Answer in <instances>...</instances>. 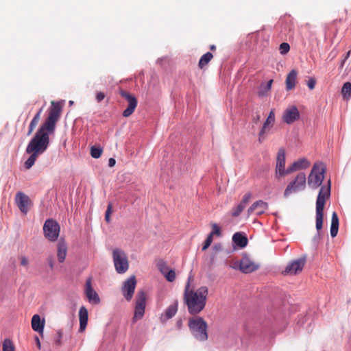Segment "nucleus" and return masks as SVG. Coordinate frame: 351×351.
Segmentation results:
<instances>
[{"label": "nucleus", "instance_id": "obj_3", "mask_svg": "<svg viewBox=\"0 0 351 351\" xmlns=\"http://www.w3.org/2000/svg\"><path fill=\"white\" fill-rule=\"evenodd\" d=\"M330 195V181L328 180L327 186H322L316 201V229L319 231L323 227L324 209L326 200Z\"/></svg>", "mask_w": 351, "mask_h": 351}, {"label": "nucleus", "instance_id": "obj_19", "mask_svg": "<svg viewBox=\"0 0 351 351\" xmlns=\"http://www.w3.org/2000/svg\"><path fill=\"white\" fill-rule=\"evenodd\" d=\"M85 293L90 303L97 304L100 302L98 294L92 287L91 278H88L86 282Z\"/></svg>", "mask_w": 351, "mask_h": 351}, {"label": "nucleus", "instance_id": "obj_17", "mask_svg": "<svg viewBox=\"0 0 351 351\" xmlns=\"http://www.w3.org/2000/svg\"><path fill=\"white\" fill-rule=\"evenodd\" d=\"M269 205L267 202L263 200H258L251 205L247 209V213L248 215H251L254 213L256 215H261L265 213Z\"/></svg>", "mask_w": 351, "mask_h": 351}, {"label": "nucleus", "instance_id": "obj_53", "mask_svg": "<svg viewBox=\"0 0 351 351\" xmlns=\"http://www.w3.org/2000/svg\"><path fill=\"white\" fill-rule=\"evenodd\" d=\"M210 49L211 51H215L216 49V46L215 45H212L210 46Z\"/></svg>", "mask_w": 351, "mask_h": 351}, {"label": "nucleus", "instance_id": "obj_49", "mask_svg": "<svg viewBox=\"0 0 351 351\" xmlns=\"http://www.w3.org/2000/svg\"><path fill=\"white\" fill-rule=\"evenodd\" d=\"M213 236H214V235H213V234L210 233V234H208V236L207 237V238H206V241H208L209 242H210V243H212L213 240Z\"/></svg>", "mask_w": 351, "mask_h": 351}, {"label": "nucleus", "instance_id": "obj_4", "mask_svg": "<svg viewBox=\"0 0 351 351\" xmlns=\"http://www.w3.org/2000/svg\"><path fill=\"white\" fill-rule=\"evenodd\" d=\"M188 326L191 334L197 340L205 341L208 339V324L202 317H190Z\"/></svg>", "mask_w": 351, "mask_h": 351}, {"label": "nucleus", "instance_id": "obj_29", "mask_svg": "<svg viewBox=\"0 0 351 351\" xmlns=\"http://www.w3.org/2000/svg\"><path fill=\"white\" fill-rule=\"evenodd\" d=\"M213 55L210 52H207L205 54H204L199 62H198V66L200 69H204L206 66L209 63V62L213 59Z\"/></svg>", "mask_w": 351, "mask_h": 351}, {"label": "nucleus", "instance_id": "obj_33", "mask_svg": "<svg viewBox=\"0 0 351 351\" xmlns=\"http://www.w3.org/2000/svg\"><path fill=\"white\" fill-rule=\"evenodd\" d=\"M3 351H15L13 342L10 339H5L2 345Z\"/></svg>", "mask_w": 351, "mask_h": 351}, {"label": "nucleus", "instance_id": "obj_10", "mask_svg": "<svg viewBox=\"0 0 351 351\" xmlns=\"http://www.w3.org/2000/svg\"><path fill=\"white\" fill-rule=\"evenodd\" d=\"M275 112L274 110L272 109L269 112L266 120L265 121L259 133L258 141L260 143H262L266 138L267 134L271 130L275 123Z\"/></svg>", "mask_w": 351, "mask_h": 351}, {"label": "nucleus", "instance_id": "obj_6", "mask_svg": "<svg viewBox=\"0 0 351 351\" xmlns=\"http://www.w3.org/2000/svg\"><path fill=\"white\" fill-rule=\"evenodd\" d=\"M306 184V178L305 173L303 172L299 173L295 179L287 185L284 192V196L287 197L293 193L304 190Z\"/></svg>", "mask_w": 351, "mask_h": 351}, {"label": "nucleus", "instance_id": "obj_41", "mask_svg": "<svg viewBox=\"0 0 351 351\" xmlns=\"http://www.w3.org/2000/svg\"><path fill=\"white\" fill-rule=\"evenodd\" d=\"M316 84V80L313 77H310L308 80L307 81V86L309 88V89L313 90L315 88Z\"/></svg>", "mask_w": 351, "mask_h": 351}, {"label": "nucleus", "instance_id": "obj_43", "mask_svg": "<svg viewBox=\"0 0 351 351\" xmlns=\"http://www.w3.org/2000/svg\"><path fill=\"white\" fill-rule=\"evenodd\" d=\"M21 259V265L24 267H27L29 264V261L27 257L25 256H21L20 258Z\"/></svg>", "mask_w": 351, "mask_h": 351}, {"label": "nucleus", "instance_id": "obj_16", "mask_svg": "<svg viewBox=\"0 0 351 351\" xmlns=\"http://www.w3.org/2000/svg\"><path fill=\"white\" fill-rule=\"evenodd\" d=\"M299 118L300 112L298 108L295 106L287 108L282 114V121L287 124L293 123Z\"/></svg>", "mask_w": 351, "mask_h": 351}, {"label": "nucleus", "instance_id": "obj_26", "mask_svg": "<svg viewBox=\"0 0 351 351\" xmlns=\"http://www.w3.org/2000/svg\"><path fill=\"white\" fill-rule=\"evenodd\" d=\"M232 241L241 248L245 247L248 243L247 238L241 232H236L233 234Z\"/></svg>", "mask_w": 351, "mask_h": 351}, {"label": "nucleus", "instance_id": "obj_39", "mask_svg": "<svg viewBox=\"0 0 351 351\" xmlns=\"http://www.w3.org/2000/svg\"><path fill=\"white\" fill-rule=\"evenodd\" d=\"M251 198H252V193H247L243 195L242 200L240 202L239 204H241L243 206H244L245 207H246L247 204L249 203Z\"/></svg>", "mask_w": 351, "mask_h": 351}, {"label": "nucleus", "instance_id": "obj_45", "mask_svg": "<svg viewBox=\"0 0 351 351\" xmlns=\"http://www.w3.org/2000/svg\"><path fill=\"white\" fill-rule=\"evenodd\" d=\"M62 332L60 331H58L57 332V339L56 340V343L58 344V345H60L61 344V339H62Z\"/></svg>", "mask_w": 351, "mask_h": 351}, {"label": "nucleus", "instance_id": "obj_31", "mask_svg": "<svg viewBox=\"0 0 351 351\" xmlns=\"http://www.w3.org/2000/svg\"><path fill=\"white\" fill-rule=\"evenodd\" d=\"M341 95L343 98L346 100L350 99L351 97V83L346 82L343 84L341 88Z\"/></svg>", "mask_w": 351, "mask_h": 351}, {"label": "nucleus", "instance_id": "obj_27", "mask_svg": "<svg viewBox=\"0 0 351 351\" xmlns=\"http://www.w3.org/2000/svg\"><path fill=\"white\" fill-rule=\"evenodd\" d=\"M339 230V217L336 212H333L331 219L330 235L335 237Z\"/></svg>", "mask_w": 351, "mask_h": 351}, {"label": "nucleus", "instance_id": "obj_5", "mask_svg": "<svg viewBox=\"0 0 351 351\" xmlns=\"http://www.w3.org/2000/svg\"><path fill=\"white\" fill-rule=\"evenodd\" d=\"M326 168L322 163L314 164L311 171L308 177V184L312 189L319 187L324 178Z\"/></svg>", "mask_w": 351, "mask_h": 351}, {"label": "nucleus", "instance_id": "obj_32", "mask_svg": "<svg viewBox=\"0 0 351 351\" xmlns=\"http://www.w3.org/2000/svg\"><path fill=\"white\" fill-rule=\"evenodd\" d=\"M27 154H30V156L28 158V159L25 162V167L27 169H29L35 163L37 158L40 155L39 154L35 153V152H27Z\"/></svg>", "mask_w": 351, "mask_h": 351}, {"label": "nucleus", "instance_id": "obj_52", "mask_svg": "<svg viewBox=\"0 0 351 351\" xmlns=\"http://www.w3.org/2000/svg\"><path fill=\"white\" fill-rule=\"evenodd\" d=\"M49 265L51 268H53V261L52 258H50L49 260Z\"/></svg>", "mask_w": 351, "mask_h": 351}, {"label": "nucleus", "instance_id": "obj_23", "mask_svg": "<svg viewBox=\"0 0 351 351\" xmlns=\"http://www.w3.org/2000/svg\"><path fill=\"white\" fill-rule=\"evenodd\" d=\"M44 326L45 320H41L40 317L38 315H34L32 318V329L42 335L43 333Z\"/></svg>", "mask_w": 351, "mask_h": 351}, {"label": "nucleus", "instance_id": "obj_28", "mask_svg": "<svg viewBox=\"0 0 351 351\" xmlns=\"http://www.w3.org/2000/svg\"><path fill=\"white\" fill-rule=\"evenodd\" d=\"M43 108H41L38 112L35 114L32 120L31 121L29 128H28V132H27V136H29L32 134L33 131L36 128L40 119V115L43 112Z\"/></svg>", "mask_w": 351, "mask_h": 351}, {"label": "nucleus", "instance_id": "obj_15", "mask_svg": "<svg viewBox=\"0 0 351 351\" xmlns=\"http://www.w3.org/2000/svg\"><path fill=\"white\" fill-rule=\"evenodd\" d=\"M288 168L285 169V151L284 149H279L276 158V175L277 177L285 176L289 174Z\"/></svg>", "mask_w": 351, "mask_h": 351}, {"label": "nucleus", "instance_id": "obj_54", "mask_svg": "<svg viewBox=\"0 0 351 351\" xmlns=\"http://www.w3.org/2000/svg\"><path fill=\"white\" fill-rule=\"evenodd\" d=\"M351 53V51H348L346 55V59H348L350 57V55Z\"/></svg>", "mask_w": 351, "mask_h": 351}, {"label": "nucleus", "instance_id": "obj_8", "mask_svg": "<svg viewBox=\"0 0 351 351\" xmlns=\"http://www.w3.org/2000/svg\"><path fill=\"white\" fill-rule=\"evenodd\" d=\"M60 227L58 223L53 219H47L43 226L45 237L50 241H56L60 234Z\"/></svg>", "mask_w": 351, "mask_h": 351}, {"label": "nucleus", "instance_id": "obj_1", "mask_svg": "<svg viewBox=\"0 0 351 351\" xmlns=\"http://www.w3.org/2000/svg\"><path fill=\"white\" fill-rule=\"evenodd\" d=\"M49 116L36 132L34 137L29 142L26 152H35L43 154L49 145V134L54 132L56 125L58 121L62 108L59 103L52 101L51 102Z\"/></svg>", "mask_w": 351, "mask_h": 351}, {"label": "nucleus", "instance_id": "obj_48", "mask_svg": "<svg viewBox=\"0 0 351 351\" xmlns=\"http://www.w3.org/2000/svg\"><path fill=\"white\" fill-rule=\"evenodd\" d=\"M260 119H261V115L260 114H256V117H253V121L255 123H257L260 121Z\"/></svg>", "mask_w": 351, "mask_h": 351}, {"label": "nucleus", "instance_id": "obj_22", "mask_svg": "<svg viewBox=\"0 0 351 351\" xmlns=\"http://www.w3.org/2000/svg\"><path fill=\"white\" fill-rule=\"evenodd\" d=\"M88 319V310L84 306H81L79 311L80 332H83L86 329Z\"/></svg>", "mask_w": 351, "mask_h": 351}, {"label": "nucleus", "instance_id": "obj_12", "mask_svg": "<svg viewBox=\"0 0 351 351\" xmlns=\"http://www.w3.org/2000/svg\"><path fill=\"white\" fill-rule=\"evenodd\" d=\"M306 260L305 256L291 261L287 265L285 271H283V274L289 275L298 274L302 271L306 264Z\"/></svg>", "mask_w": 351, "mask_h": 351}, {"label": "nucleus", "instance_id": "obj_34", "mask_svg": "<svg viewBox=\"0 0 351 351\" xmlns=\"http://www.w3.org/2000/svg\"><path fill=\"white\" fill-rule=\"evenodd\" d=\"M102 149L99 147L93 146L90 148V155L94 158H99L102 154Z\"/></svg>", "mask_w": 351, "mask_h": 351}, {"label": "nucleus", "instance_id": "obj_25", "mask_svg": "<svg viewBox=\"0 0 351 351\" xmlns=\"http://www.w3.org/2000/svg\"><path fill=\"white\" fill-rule=\"evenodd\" d=\"M298 71L295 69L291 70L286 77V89L292 90L295 86Z\"/></svg>", "mask_w": 351, "mask_h": 351}, {"label": "nucleus", "instance_id": "obj_35", "mask_svg": "<svg viewBox=\"0 0 351 351\" xmlns=\"http://www.w3.org/2000/svg\"><path fill=\"white\" fill-rule=\"evenodd\" d=\"M245 207L241 204H239L236 207L232 208V216L234 217H238Z\"/></svg>", "mask_w": 351, "mask_h": 351}, {"label": "nucleus", "instance_id": "obj_37", "mask_svg": "<svg viewBox=\"0 0 351 351\" xmlns=\"http://www.w3.org/2000/svg\"><path fill=\"white\" fill-rule=\"evenodd\" d=\"M290 46L287 43H282L280 45L279 50L280 53L282 55L286 54L289 52Z\"/></svg>", "mask_w": 351, "mask_h": 351}, {"label": "nucleus", "instance_id": "obj_14", "mask_svg": "<svg viewBox=\"0 0 351 351\" xmlns=\"http://www.w3.org/2000/svg\"><path fill=\"white\" fill-rule=\"evenodd\" d=\"M136 286V280L134 276H132L124 281L121 291L126 300L130 301L133 297Z\"/></svg>", "mask_w": 351, "mask_h": 351}, {"label": "nucleus", "instance_id": "obj_7", "mask_svg": "<svg viewBox=\"0 0 351 351\" xmlns=\"http://www.w3.org/2000/svg\"><path fill=\"white\" fill-rule=\"evenodd\" d=\"M112 258L115 269L119 274L125 273L129 268V262L126 254L119 249L112 252Z\"/></svg>", "mask_w": 351, "mask_h": 351}, {"label": "nucleus", "instance_id": "obj_2", "mask_svg": "<svg viewBox=\"0 0 351 351\" xmlns=\"http://www.w3.org/2000/svg\"><path fill=\"white\" fill-rule=\"evenodd\" d=\"M190 278L185 285L183 300L191 315H197L202 311L206 304L208 289L202 286L196 290L191 288Z\"/></svg>", "mask_w": 351, "mask_h": 351}, {"label": "nucleus", "instance_id": "obj_21", "mask_svg": "<svg viewBox=\"0 0 351 351\" xmlns=\"http://www.w3.org/2000/svg\"><path fill=\"white\" fill-rule=\"evenodd\" d=\"M178 308V302L176 300L169 305L160 316V320L165 322L172 318L177 313Z\"/></svg>", "mask_w": 351, "mask_h": 351}, {"label": "nucleus", "instance_id": "obj_50", "mask_svg": "<svg viewBox=\"0 0 351 351\" xmlns=\"http://www.w3.org/2000/svg\"><path fill=\"white\" fill-rule=\"evenodd\" d=\"M213 236H214V235H213V234L210 233V234H208V236L207 237V238H206V241H208L209 242H210V243H212L213 240Z\"/></svg>", "mask_w": 351, "mask_h": 351}, {"label": "nucleus", "instance_id": "obj_24", "mask_svg": "<svg viewBox=\"0 0 351 351\" xmlns=\"http://www.w3.org/2000/svg\"><path fill=\"white\" fill-rule=\"evenodd\" d=\"M67 253V245L63 239H60L58 243V260L60 263H63L65 260Z\"/></svg>", "mask_w": 351, "mask_h": 351}, {"label": "nucleus", "instance_id": "obj_56", "mask_svg": "<svg viewBox=\"0 0 351 351\" xmlns=\"http://www.w3.org/2000/svg\"><path fill=\"white\" fill-rule=\"evenodd\" d=\"M347 59H346V57L344 58V59L342 60V61H344L346 62Z\"/></svg>", "mask_w": 351, "mask_h": 351}, {"label": "nucleus", "instance_id": "obj_18", "mask_svg": "<svg viewBox=\"0 0 351 351\" xmlns=\"http://www.w3.org/2000/svg\"><path fill=\"white\" fill-rule=\"evenodd\" d=\"M16 204L19 210L24 214L28 211V206L30 204V199L27 195L22 192H18L15 196Z\"/></svg>", "mask_w": 351, "mask_h": 351}, {"label": "nucleus", "instance_id": "obj_38", "mask_svg": "<svg viewBox=\"0 0 351 351\" xmlns=\"http://www.w3.org/2000/svg\"><path fill=\"white\" fill-rule=\"evenodd\" d=\"M112 213V203H109L107 207V210L105 213V220L107 223H110V215Z\"/></svg>", "mask_w": 351, "mask_h": 351}, {"label": "nucleus", "instance_id": "obj_30", "mask_svg": "<svg viewBox=\"0 0 351 351\" xmlns=\"http://www.w3.org/2000/svg\"><path fill=\"white\" fill-rule=\"evenodd\" d=\"M273 82V80H270L267 84H261L258 90V95L261 97L267 95L271 89Z\"/></svg>", "mask_w": 351, "mask_h": 351}, {"label": "nucleus", "instance_id": "obj_40", "mask_svg": "<svg viewBox=\"0 0 351 351\" xmlns=\"http://www.w3.org/2000/svg\"><path fill=\"white\" fill-rule=\"evenodd\" d=\"M213 235H217L218 237L221 236V228L217 223L212 224V231L210 232Z\"/></svg>", "mask_w": 351, "mask_h": 351}, {"label": "nucleus", "instance_id": "obj_44", "mask_svg": "<svg viewBox=\"0 0 351 351\" xmlns=\"http://www.w3.org/2000/svg\"><path fill=\"white\" fill-rule=\"evenodd\" d=\"M105 94L102 92L97 93L96 95V99L98 102H100L105 98Z\"/></svg>", "mask_w": 351, "mask_h": 351}, {"label": "nucleus", "instance_id": "obj_46", "mask_svg": "<svg viewBox=\"0 0 351 351\" xmlns=\"http://www.w3.org/2000/svg\"><path fill=\"white\" fill-rule=\"evenodd\" d=\"M210 245H211V243H210V242H209L208 241H206H206H204V245H203V246H202V250L203 251H205L206 250H207V249L210 247Z\"/></svg>", "mask_w": 351, "mask_h": 351}, {"label": "nucleus", "instance_id": "obj_36", "mask_svg": "<svg viewBox=\"0 0 351 351\" xmlns=\"http://www.w3.org/2000/svg\"><path fill=\"white\" fill-rule=\"evenodd\" d=\"M164 276L167 280L171 282H173L176 277V272L173 269H169Z\"/></svg>", "mask_w": 351, "mask_h": 351}, {"label": "nucleus", "instance_id": "obj_51", "mask_svg": "<svg viewBox=\"0 0 351 351\" xmlns=\"http://www.w3.org/2000/svg\"><path fill=\"white\" fill-rule=\"evenodd\" d=\"M36 342L38 348L40 350L41 348V345H40V340L38 337H36Z\"/></svg>", "mask_w": 351, "mask_h": 351}, {"label": "nucleus", "instance_id": "obj_55", "mask_svg": "<svg viewBox=\"0 0 351 351\" xmlns=\"http://www.w3.org/2000/svg\"><path fill=\"white\" fill-rule=\"evenodd\" d=\"M344 64H345V62L344 61H341V64H340V67L343 68V66H344Z\"/></svg>", "mask_w": 351, "mask_h": 351}, {"label": "nucleus", "instance_id": "obj_11", "mask_svg": "<svg viewBox=\"0 0 351 351\" xmlns=\"http://www.w3.org/2000/svg\"><path fill=\"white\" fill-rule=\"evenodd\" d=\"M119 93L120 95L128 102L127 108L123 112V116L124 117H128L134 112L138 104L137 99L133 95L123 89H120Z\"/></svg>", "mask_w": 351, "mask_h": 351}, {"label": "nucleus", "instance_id": "obj_20", "mask_svg": "<svg viewBox=\"0 0 351 351\" xmlns=\"http://www.w3.org/2000/svg\"><path fill=\"white\" fill-rule=\"evenodd\" d=\"M310 162L306 158H300L295 161L291 166L288 167V173H292L295 171L306 169L310 167Z\"/></svg>", "mask_w": 351, "mask_h": 351}, {"label": "nucleus", "instance_id": "obj_42", "mask_svg": "<svg viewBox=\"0 0 351 351\" xmlns=\"http://www.w3.org/2000/svg\"><path fill=\"white\" fill-rule=\"evenodd\" d=\"M159 269L163 275H165L166 274V272L169 270L168 267L167 266V265L165 263H163L159 265Z\"/></svg>", "mask_w": 351, "mask_h": 351}, {"label": "nucleus", "instance_id": "obj_9", "mask_svg": "<svg viewBox=\"0 0 351 351\" xmlns=\"http://www.w3.org/2000/svg\"><path fill=\"white\" fill-rule=\"evenodd\" d=\"M146 306V293L144 291H139L137 293L135 302V309L133 319H141L145 313Z\"/></svg>", "mask_w": 351, "mask_h": 351}, {"label": "nucleus", "instance_id": "obj_47", "mask_svg": "<svg viewBox=\"0 0 351 351\" xmlns=\"http://www.w3.org/2000/svg\"><path fill=\"white\" fill-rule=\"evenodd\" d=\"M116 160L113 158H110L108 160V165L110 167H112L115 165Z\"/></svg>", "mask_w": 351, "mask_h": 351}, {"label": "nucleus", "instance_id": "obj_13", "mask_svg": "<svg viewBox=\"0 0 351 351\" xmlns=\"http://www.w3.org/2000/svg\"><path fill=\"white\" fill-rule=\"evenodd\" d=\"M259 266L257 262L246 254L242 256L239 263V269L244 274H250L256 271Z\"/></svg>", "mask_w": 351, "mask_h": 351}]
</instances>
